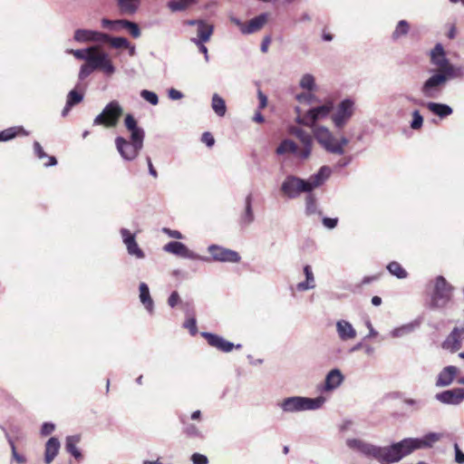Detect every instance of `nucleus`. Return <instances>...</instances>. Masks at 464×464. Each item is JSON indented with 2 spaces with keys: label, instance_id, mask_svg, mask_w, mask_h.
Returning <instances> with one entry per match:
<instances>
[{
  "label": "nucleus",
  "instance_id": "nucleus-1",
  "mask_svg": "<svg viewBox=\"0 0 464 464\" xmlns=\"http://www.w3.org/2000/svg\"><path fill=\"white\" fill-rule=\"evenodd\" d=\"M314 137L326 152L334 155H343L345 147L349 144V139L345 136L336 137L325 126L315 127L314 129Z\"/></svg>",
  "mask_w": 464,
  "mask_h": 464
},
{
  "label": "nucleus",
  "instance_id": "nucleus-2",
  "mask_svg": "<svg viewBox=\"0 0 464 464\" xmlns=\"http://www.w3.org/2000/svg\"><path fill=\"white\" fill-rule=\"evenodd\" d=\"M325 399L323 396L308 398L302 396L287 397L278 403V406L285 413H295L304 411H315L320 409Z\"/></svg>",
  "mask_w": 464,
  "mask_h": 464
},
{
  "label": "nucleus",
  "instance_id": "nucleus-3",
  "mask_svg": "<svg viewBox=\"0 0 464 464\" xmlns=\"http://www.w3.org/2000/svg\"><path fill=\"white\" fill-rule=\"evenodd\" d=\"M385 449V462L391 464L400 461L405 456L416 450H420L416 438H406L399 442L392 443Z\"/></svg>",
  "mask_w": 464,
  "mask_h": 464
},
{
  "label": "nucleus",
  "instance_id": "nucleus-4",
  "mask_svg": "<svg viewBox=\"0 0 464 464\" xmlns=\"http://www.w3.org/2000/svg\"><path fill=\"white\" fill-rule=\"evenodd\" d=\"M346 445L367 458L374 459L381 464H386L384 447L376 446L360 439H348Z\"/></svg>",
  "mask_w": 464,
  "mask_h": 464
},
{
  "label": "nucleus",
  "instance_id": "nucleus-5",
  "mask_svg": "<svg viewBox=\"0 0 464 464\" xmlns=\"http://www.w3.org/2000/svg\"><path fill=\"white\" fill-rule=\"evenodd\" d=\"M144 138L130 136V140L123 137L115 139V146L121 157L125 160H133L143 148Z\"/></svg>",
  "mask_w": 464,
  "mask_h": 464
},
{
  "label": "nucleus",
  "instance_id": "nucleus-6",
  "mask_svg": "<svg viewBox=\"0 0 464 464\" xmlns=\"http://www.w3.org/2000/svg\"><path fill=\"white\" fill-rule=\"evenodd\" d=\"M453 287L442 276L435 278L434 289L431 295V307L442 308L450 301Z\"/></svg>",
  "mask_w": 464,
  "mask_h": 464
},
{
  "label": "nucleus",
  "instance_id": "nucleus-7",
  "mask_svg": "<svg viewBox=\"0 0 464 464\" xmlns=\"http://www.w3.org/2000/svg\"><path fill=\"white\" fill-rule=\"evenodd\" d=\"M123 113V109L117 101L110 102L102 111L93 120V125H102L107 128L115 127Z\"/></svg>",
  "mask_w": 464,
  "mask_h": 464
},
{
  "label": "nucleus",
  "instance_id": "nucleus-8",
  "mask_svg": "<svg viewBox=\"0 0 464 464\" xmlns=\"http://www.w3.org/2000/svg\"><path fill=\"white\" fill-rule=\"evenodd\" d=\"M354 111L355 102L353 100L347 98L341 101L331 115V120L334 127L338 130L343 129L353 116Z\"/></svg>",
  "mask_w": 464,
  "mask_h": 464
},
{
  "label": "nucleus",
  "instance_id": "nucleus-9",
  "mask_svg": "<svg viewBox=\"0 0 464 464\" xmlns=\"http://www.w3.org/2000/svg\"><path fill=\"white\" fill-rule=\"evenodd\" d=\"M87 63L94 71L99 70L107 76H111L116 72V68L108 53L96 45L95 51L90 53Z\"/></svg>",
  "mask_w": 464,
  "mask_h": 464
},
{
  "label": "nucleus",
  "instance_id": "nucleus-10",
  "mask_svg": "<svg viewBox=\"0 0 464 464\" xmlns=\"http://www.w3.org/2000/svg\"><path fill=\"white\" fill-rule=\"evenodd\" d=\"M446 84V78L436 72L422 83L420 92L425 98L437 99L442 92Z\"/></svg>",
  "mask_w": 464,
  "mask_h": 464
},
{
  "label": "nucleus",
  "instance_id": "nucleus-11",
  "mask_svg": "<svg viewBox=\"0 0 464 464\" xmlns=\"http://www.w3.org/2000/svg\"><path fill=\"white\" fill-rule=\"evenodd\" d=\"M281 192L288 198H296L301 193H309L306 180L294 175H288L281 184Z\"/></svg>",
  "mask_w": 464,
  "mask_h": 464
},
{
  "label": "nucleus",
  "instance_id": "nucleus-12",
  "mask_svg": "<svg viewBox=\"0 0 464 464\" xmlns=\"http://www.w3.org/2000/svg\"><path fill=\"white\" fill-rule=\"evenodd\" d=\"M289 133L295 136L300 142V151L298 152L299 160H306L312 154L314 140L313 136L306 130L298 127H290Z\"/></svg>",
  "mask_w": 464,
  "mask_h": 464
},
{
  "label": "nucleus",
  "instance_id": "nucleus-13",
  "mask_svg": "<svg viewBox=\"0 0 464 464\" xmlns=\"http://www.w3.org/2000/svg\"><path fill=\"white\" fill-rule=\"evenodd\" d=\"M163 250L167 253L178 256L182 258L190 260H201L208 262L210 260L208 256H202L190 250L185 244L179 241H170L163 246Z\"/></svg>",
  "mask_w": 464,
  "mask_h": 464
},
{
  "label": "nucleus",
  "instance_id": "nucleus-14",
  "mask_svg": "<svg viewBox=\"0 0 464 464\" xmlns=\"http://www.w3.org/2000/svg\"><path fill=\"white\" fill-rule=\"evenodd\" d=\"M208 251L211 255L212 260L217 262L238 263L241 260V256L237 251L218 245L208 246Z\"/></svg>",
  "mask_w": 464,
  "mask_h": 464
},
{
  "label": "nucleus",
  "instance_id": "nucleus-15",
  "mask_svg": "<svg viewBox=\"0 0 464 464\" xmlns=\"http://www.w3.org/2000/svg\"><path fill=\"white\" fill-rule=\"evenodd\" d=\"M333 110V102H328L321 106L310 109L303 118L298 117L296 121L305 126H311L319 119L326 117Z\"/></svg>",
  "mask_w": 464,
  "mask_h": 464
},
{
  "label": "nucleus",
  "instance_id": "nucleus-16",
  "mask_svg": "<svg viewBox=\"0 0 464 464\" xmlns=\"http://www.w3.org/2000/svg\"><path fill=\"white\" fill-rule=\"evenodd\" d=\"M201 336L207 340L210 346L223 353H229L234 348L240 349L242 347L241 344L238 343L235 345L233 343L225 340L222 336L216 334L202 332Z\"/></svg>",
  "mask_w": 464,
  "mask_h": 464
},
{
  "label": "nucleus",
  "instance_id": "nucleus-17",
  "mask_svg": "<svg viewBox=\"0 0 464 464\" xmlns=\"http://www.w3.org/2000/svg\"><path fill=\"white\" fill-rule=\"evenodd\" d=\"M464 340V326L455 327L451 333L447 336L442 343V347L451 353L457 352L461 348L462 341Z\"/></svg>",
  "mask_w": 464,
  "mask_h": 464
},
{
  "label": "nucleus",
  "instance_id": "nucleus-18",
  "mask_svg": "<svg viewBox=\"0 0 464 464\" xmlns=\"http://www.w3.org/2000/svg\"><path fill=\"white\" fill-rule=\"evenodd\" d=\"M104 38H106L105 33L89 29H77L73 34V40L80 44L102 43Z\"/></svg>",
  "mask_w": 464,
  "mask_h": 464
},
{
  "label": "nucleus",
  "instance_id": "nucleus-19",
  "mask_svg": "<svg viewBox=\"0 0 464 464\" xmlns=\"http://www.w3.org/2000/svg\"><path fill=\"white\" fill-rule=\"evenodd\" d=\"M435 398L444 404L458 405L464 401L463 388H455L439 392L435 395Z\"/></svg>",
  "mask_w": 464,
  "mask_h": 464
},
{
  "label": "nucleus",
  "instance_id": "nucleus-20",
  "mask_svg": "<svg viewBox=\"0 0 464 464\" xmlns=\"http://www.w3.org/2000/svg\"><path fill=\"white\" fill-rule=\"evenodd\" d=\"M332 169L328 166H322L319 170L305 179L309 191L322 186L331 176Z\"/></svg>",
  "mask_w": 464,
  "mask_h": 464
},
{
  "label": "nucleus",
  "instance_id": "nucleus-21",
  "mask_svg": "<svg viewBox=\"0 0 464 464\" xmlns=\"http://www.w3.org/2000/svg\"><path fill=\"white\" fill-rule=\"evenodd\" d=\"M430 63L438 68V71H441L450 63L446 56L445 50L441 44H437L430 51Z\"/></svg>",
  "mask_w": 464,
  "mask_h": 464
},
{
  "label": "nucleus",
  "instance_id": "nucleus-22",
  "mask_svg": "<svg viewBox=\"0 0 464 464\" xmlns=\"http://www.w3.org/2000/svg\"><path fill=\"white\" fill-rule=\"evenodd\" d=\"M344 376L338 369L331 370L325 376L324 383L323 385V392H332L337 389L343 382Z\"/></svg>",
  "mask_w": 464,
  "mask_h": 464
},
{
  "label": "nucleus",
  "instance_id": "nucleus-23",
  "mask_svg": "<svg viewBox=\"0 0 464 464\" xmlns=\"http://www.w3.org/2000/svg\"><path fill=\"white\" fill-rule=\"evenodd\" d=\"M336 332L342 341H348L356 337V330L352 324L346 320H339L336 322Z\"/></svg>",
  "mask_w": 464,
  "mask_h": 464
},
{
  "label": "nucleus",
  "instance_id": "nucleus-24",
  "mask_svg": "<svg viewBox=\"0 0 464 464\" xmlns=\"http://www.w3.org/2000/svg\"><path fill=\"white\" fill-rule=\"evenodd\" d=\"M268 21V14L263 13L252 18L243 29V34H251L258 32Z\"/></svg>",
  "mask_w": 464,
  "mask_h": 464
},
{
  "label": "nucleus",
  "instance_id": "nucleus-25",
  "mask_svg": "<svg viewBox=\"0 0 464 464\" xmlns=\"http://www.w3.org/2000/svg\"><path fill=\"white\" fill-rule=\"evenodd\" d=\"M432 114L440 117V119H444L452 114V108L445 103L435 102H428L426 103H422Z\"/></svg>",
  "mask_w": 464,
  "mask_h": 464
},
{
  "label": "nucleus",
  "instance_id": "nucleus-26",
  "mask_svg": "<svg viewBox=\"0 0 464 464\" xmlns=\"http://www.w3.org/2000/svg\"><path fill=\"white\" fill-rule=\"evenodd\" d=\"M457 373L458 368L456 366L450 365L445 367L438 375L436 386L445 387L450 385Z\"/></svg>",
  "mask_w": 464,
  "mask_h": 464
},
{
  "label": "nucleus",
  "instance_id": "nucleus-27",
  "mask_svg": "<svg viewBox=\"0 0 464 464\" xmlns=\"http://www.w3.org/2000/svg\"><path fill=\"white\" fill-rule=\"evenodd\" d=\"M60 446V441L55 437H52L46 441L44 449L45 464H51L53 461L55 457L58 455Z\"/></svg>",
  "mask_w": 464,
  "mask_h": 464
},
{
  "label": "nucleus",
  "instance_id": "nucleus-28",
  "mask_svg": "<svg viewBox=\"0 0 464 464\" xmlns=\"http://www.w3.org/2000/svg\"><path fill=\"white\" fill-rule=\"evenodd\" d=\"M439 73L442 74L446 78V82L454 80V79H462L464 78V66L462 65H455L450 63L445 68L441 71H437Z\"/></svg>",
  "mask_w": 464,
  "mask_h": 464
},
{
  "label": "nucleus",
  "instance_id": "nucleus-29",
  "mask_svg": "<svg viewBox=\"0 0 464 464\" xmlns=\"http://www.w3.org/2000/svg\"><path fill=\"white\" fill-rule=\"evenodd\" d=\"M255 220V216L252 208V195L249 194L245 199V210L240 216L239 225L241 227H246L251 225Z\"/></svg>",
  "mask_w": 464,
  "mask_h": 464
},
{
  "label": "nucleus",
  "instance_id": "nucleus-30",
  "mask_svg": "<svg viewBox=\"0 0 464 464\" xmlns=\"http://www.w3.org/2000/svg\"><path fill=\"white\" fill-rule=\"evenodd\" d=\"M398 398L401 400L405 411H407L410 413L419 412L425 406V402L421 399L406 397L402 393H399Z\"/></svg>",
  "mask_w": 464,
  "mask_h": 464
},
{
  "label": "nucleus",
  "instance_id": "nucleus-31",
  "mask_svg": "<svg viewBox=\"0 0 464 464\" xmlns=\"http://www.w3.org/2000/svg\"><path fill=\"white\" fill-rule=\"evenodd\" d=\"M213 25L203 21L196 27L197 37H192L190 40L191 42H208L210 40L211 35L213 34Z\"/></svg>",
  "mask_w": 464,
  "mask_h": 464
},
{
  "label": "nucleus",
  "instance_id": "nucleus-32",
  "mask_svg": "<svg viewBox=\"0 0 464 464\" xmlns=\"http://www.w3.org/2000/svg\"><path fill=\"white\" fill-rule=\"evenodd\" d=\"M140 301L144 305L145 309L151 314L154 310V303L150 294L149 286L146 283H140L139 285Z\"/></svg>",
  "mask_w": 464,
  "mask_h": 464
},
{
  "label": "nucleus",
  "instance_id": "nucleus-33",
  "mask_svg": "<svg viewBox=\"0 0 464 464\" xmlns=\"http://www.w3.org/2000/svg\"><path fill=\"white\" fill-rule=\"evenodd\" d=\"M419 326L420 323L418 321L411 322L394 328L389 334L392 338H402L413 333Z\"/></svg>",
  "mask_w": 464,
  "mask_h": 464
},
{
  "label": "nucleus",
  "instance_id": "nucleus-34",
  "mask_svg": "<svg viewBox=\"0 0 464 464\" xmlns=\"http://www.w3.org/2000/svg\"><path fill=\"white\" fill-rule=\"evenodd\" d=\"M300 151L299 146L292 140L285 139L281 141L276 150L277 155H284L286 153H293L298 160V152Z\"/></svg>",
  "mask_w": 464,
  "mask_h": 464
},
{
  "label": "nucleus",
  "instance_id": "nucleus-35",
  "mask_svg": "<svg viewBox=\"0 0 464 464\" xmlns=\"http://www.w3.org/2000/svg\"><path fill=\"white\" fill-rule=\"evenodd\" d=\"M304 274L305 276V281L300 282L296 285V289L300 292L314 289L315 287V280L311 266L305 265L304 266Z\"/></svg>",
  "mask_w": 464,
  "mask_h": 464
},
{
  "label": "nucleus",
  "instance_id": "nucleus-36",
  "mask_svg": "<svg viewBox=\"0 0 464 464\" xmlns=\"http://www.w3.org/2000/svg\"><path fill=\"white\" fill-rule=\"evenodd\" d=\"M141 0H117L120 12L123 14H134L140 8Z\"/></svg>",
  "mask_w": 464,
  "mask_h": 464
},
{
  "label": "nucleus",
  "instance_id": "nucleus-37",
  "mask_svg": "<svg viewBox=\"0 0 464 464\" xmlns=\"http://www.w3.org/2000/svg\"><path fill=\"white\" fill-rule=\"evenodd\" d=\"M442 438L441 433L430 432L421 438H416L419 449L431 448L436 442L440 441Z\"/></svg>",
  "mask_w": 464,
  "mask_h": 464
},
{
  "label": "nucleus",
  "instance_id": "nucleus-38",
  "mask_svg": "<svg viewBox=\"0 0 464 464\" xmlns=\"http://www.w3.org/2000/svg\"><path fill=\"white\" fill-rule=\"evenodd\" d=\"M80 440L81 438L79 435H73L68 436L65 440V450L76 459H81L82 458L81 450L77 448V444L80 442Z\"/></svg>",
  "mask_w": 464,
  "mask_h": 464
},
{
  "label": "nucleus",
  "instance_id": "nucleus-39",
  "mask_svg": "<svg viewBox=\"0 0 464 464\" xmlns=\"http://www.w3.org/2000/svg\"><path fill=\"white\" fill-rule=\"evenodd\" d=\"M124 125L126 129L130 132V136L145 137L144 130L138 126L137 121L131 114H127L124 119Z\"/></svg>",
  "mask_w": 464,
  "mask_h": 464
},
{
  "label": "nucleus",
  "instance_id": "nucleus-40",
  "mask_svg": "<svg viewBox=\"0 0 464 464\" xmlns=\"http://www.w3.org/2000/svg\"><path fill=\"white\" fill-rule=\"evenodd\" d=\"M18 134L27 136L28 132L23 127H12L0 131V142L8 141Z\"/></svg>",
  "mask_w": 464,
  "mask_h": 464
},
{
  "label": "nucleus",
  "instance_id": "nucleus-41",
  "mask_svg": "<svg viewBox=\"0 0 464 464\" xmlns=\"http://www.w3.org/2000/svg\"><path fill=\"white\" fill-rule=\"evenodd\" d=\"M211 107L218 116L223 117L226 114L227 106L225 100L218 93H214L212 96Z\"/></svg>",
  "mask_w": 464,
  "mask_h": 464
},
{
  "label": "nucleus",
  "instance_id": "nucleus-42",
  "mask_svg": "<svg viewBox=\"0 0 464 464\" xmlns=\"http://www.w3.org/2000/svg\"><path fill=\"white\" fill-rule=\"evenodd\" d=\"M34 154L40 159H44V158H47L48 159V162H45L44 163V165L45 167H51V166H55L57 164V160H56V158L53 157V156H48L43 147L41 146V144L38 142V141H34Z\"/></svg>",
  "mask_w": 464,
  "mask_h": 464
},
{
  "label": "nucleus",
  "instance_id": "nucleus-43",
  "mask_svg": "<svg viewBox=\"0 0 464 464\" xmlns=\"http://www.w3.org/2000/svg\"><path fill=\"white\" fill-rule=\"evenodd\" d=\"M305 213L308 216L321 215V211L318 209L316 198L314 195L308 194L305 197Z\"/></svg>",
  "mask_w": 464,
  "mask_h": 464
},
{
  "label": "nucleus",
  "instance_id": "nucleus-44",
  "mask_svg": "<svg viewBox=\"0 0 464 464\" xmlns=\"http://www.w3.org/2000/svg\"><path fill=\"white\" fill-rule=\"evenodd\" d=\"M94 51H95V45H92V46H89L85 49H77V50L70 49V50H67L66 53L72 54L77 60L85 61V63H87L90 53Z\"/></svg>",
  "mask_w": 464,
  "mask_h": 464
},
{
  "label": "nucleus",
  "instance_id": "nucleus-45",
  "mask_svg": "<svg viewBox=\"0 0 464 464\" xmlns=\"http://www.w3.org/2000/svg\"><path fill=\"white\" fill-rule=\"evenodd\" d=\"M388 271L399 279H404L408 276L407 271L396 261L391 262L387 266Z\"/></svg>",
  "mask_w": 464,
  "mask_h": 464
},
{
  "label": "nucleus",
  "instance_id": "nucleus-46",
  "mask_svg": "<svg viewBox=\"0 0 464 464\" xmlns=\"http://www.w3.org/2000/svg\"><path fill=\"white\" fill-rule=\"evenodd\" d=\"M409 30H410L409 23L407 21H405V20H401V21L398 22V24H397V25L395 27V30L392 33V37L393 40H398L401 37L405 36L406 34H408Z\"/></svg>",
  "mask_w": 464,
  "mask_h": 464
},
{
  "label": "nucleus",
  "instance_id": "nucleus-47",
  "mask_svg": "<svg viewBox=\"0 0 464 464\" xmlns=\"http://www.w3.org/2000/svg\"><path fill=\"white\" fill-rule=\"evenodd\" d=\"M106 38L102 42L109 43L111 47L116 49L125 48V46H129V41L125 37H111V35L105 34Z\"/></svg>",
  "mask_w": 464,
  "mask_h": 464
},
{
  "label": "nucleus",
  "instance_id": "nucleus-48",
  "mask_svg": "<svg viewBox=\"0 0 464 464\" xmlns=\"http://www.w3.org/2000/svg\"><path fill=\"white\" fill-rule=\"evenodd\" d=\"M184 433L191 439H200L203 440L205 438L202 430L195 424L189 423L187 424L184 428Z\"/></svg>",
  "mask_w": 464,
  "mask_h": 464
},
{
  "label": "nucleus",
  "instance_id": "nucleus-49",
  "mask_svg": "<svg viewBox=\"0 0 464 464\" xmlns=\"http://www.w3.org/2000/svg\"><path fill=\"white\" fill-rule=\"evenodd\" d=\"M124 19L120 20H110L107 18H102L101 23L102 26L105 29H109L111 31L118 32L121 28H122Z\"/></svg>",
  "mask_w": 464,
  "mask_h": 464
},
{
  "label": "nucleus",
  "instance_id": "nucleus-50",
  "mask_svg": "<svg viewBox=\"0 0 464 464\" xmlns=\"http://www.w3.org/2000/svg\"><path fill=\"white\" fill-rule=\"evenodd\" d=\"M299 85L302 89L313 91L315 88V79L310 73H305L302 76Z\"/></svg>",
  "mask_w": 464,
  "mask_h": 464
},
{
  "label": "nucleus",
  "instance_id": "nucleus-51",
  "mask_svg": "<svg viewBox=\"0 0 464 464\" xmlns=\"http://www.w3.org/2000/svg\"><path fill=\"white\" fill-rule=\"evenodd\" d=\"M195 0H173L169 2L168 6L172 12L185 10Z\"/></svg>",
  "mask_w": 464,
  "mask_h": 464
},
{
  "label": "nucleus",
  "instance_id": "nucleus-52",
  "mask_svg": "<svg viewBox=\"0 0 464 464\" xmlns=\"http://www.w3.org/2000/svg\"><path fill=\"white\" fill-rule=\"evenodd\" d=\"M122 28L128 30L130 35L134 38H139L140 36V29L138 24L134 22L124 20Z\"/></svg>",
  "mask_w": 464,
  "mask_h": 464
},
{
  "label": "nucleus",
  "instance_id": "nucleus-53",
  "mask_svg": "<svg viewBox=\"0 0 464 464\" xmlns=\"http://www.w3.org/2000/svg\"><path fill=\"white\" fill-rule=\"evenodd\" d=\"M83 100V95L78 92L76 90H72L67 94V101L69 106H74L80 103Z\"/></svg>",
  "mask_w": 464,
  "mask_h": 464
},
{
  "label": "nucleus",
  "instance_id": "nucleus-54",
  "mask_svg": "<svg viewBox=\"0 0 464 464\" xmlns=\"http://www.w3.org/2000/svg\"><path fill=\"white\" fill-rule=\"evenodd\" d=\"M127 252L130 256H135L138 259H143L145 257V253L139 246L137 241H135L130 246L127 247Z\"/></svg>",
  "mask_w": 464,
  "mask_h": 464
},
{
  "label": "nucleus",
  "instance_id": "nucleus-55",
  "mask_svg": "<svg viewBox=\"0 0 464 464\" xmlns=\"http://www.w3.org/2000/svg\"><path fill=\"white\" fill-rule=\"evenodd\" d=\"M120 233L126 248L136 241L135 234H132L129 229L121 228Z\"/></svg>",
  "mask_w": 464,
  "mask_h": 464
},
{
  "label": "nucleus",
  "instance_id": "nucleus-56",
  "mask_svg": "<svg viewBox=\"0 0 464 464\" xmlns=\"http://www.w3.org/2000/svg\"><path fill=\"white\" fill-rule=\"evenodd\" d=\"M140 97L151 105H157L159 103V97L157 93L154 92L149 90H142L140 92Z\"/></svg>",
  "mask_w": 464,
  "mask_h": 464
},
{
  "label": "nucleus",
  "instance_id": "nucleus-57",
  "mask_svg": "<svg viewBox=\"0 0 464 464\" xmlns=\"http://www.w3.org/2000/svg\"><path fill=\"white\" fill-rule=\"evenodd\" d=\"M412 120L411 121V128L412 130H419L422 127L423 117L418 110L412 111Z\"/></svg>",
  "mask_w": 464,
  "mask_h": 464
},
{
  "label": "nucleus",
  "instance_id": "nucleus-58",
  "mask_svg": "<svg viewBox=\"0 0 464 464\" xmlns=\"http://www.w3.org/2000/svg\"><path fill=\"white\" fill-rule=\"evenodd\" d=\"M94 72V70L89 65L88 63H84L81 65L80 71L78 73V78L80 81H83L86 79L90 74H92Z\"/></svg>",
  "mask_w": 464,
  "mask_h": 464
},
{
  "label": "nucleus",
  "instance_id": "nucleus-59",
  "mask_svg": "<svg viewBox=\"0 0 464 464\" xmlns=\"http://www.w3.org/2000/svg\"><path fill=\"white\" fill-rule=\"evenodd\" d=\"M184 328L189 331V334L194 336L198 333L197 321L195 317H190L183 324Z\"/></svg>",
  "mask_w": 464,
  "mask_h": 464
},
{
  "label": "nucleus",
  "instance_id": "nucleus-60",
  "mask_svg": "<svg viewBox=\"0 0 464 464\" xmlns=\"http://www.w3.org/2000/svg\"><path fill=\"white\" fill-rule=\"evenodd\" d=\"M191 461L193 464H208V459L207 456L200 453H194L191 456Z\"/></svg>",
  "mask_w": 464,
  "mask_h": 464
},
{
  "label": "nucleus",
  "instance_id": "nucleus-61",
  "mask_svg": "<svg viewBox=\"0 0 464 464\" xmlns=\"http://www.w3.org/2000/svg\"><path fill=\"white\" fill-rule=\"evenodd\" d=\"M168 97L172 101H179L184 97V94L177 89L170 88L168 90Z\"/></svg>",
  "mask_w": 464,
  "mask_h": 464
},
{
  "label": "nucleus",
  "instance_id": "nucleus-62",
  "mask_svg": "<svg viewBox=\"0 0 464 464\" xmlns=\"http://www.w3.org/2000/svg\"><path fill=\"white\" fill-rule=\"evenodd\" d=\"M323 225L328 229H334L338 224L337 218H324L322 219Z\"/></svg>",
  "mask_w": 464,
  "mask_h": 464
},
{
  "label": "nucleus",
  "instance_id": "nucleus-63",
  "mask_svg": "<svg viewBox=\"0 0 464 464\" xmlns=\"http://www.w3.org/2000/svg\"><path fill=\"white\" fill-rule=\"evenodd\" d=\"M54 429H55V425L53 423H52V422H44L42 425V428H41V434L43 436H48L51 433H53Z\"/></svg>",
  "mask_w": 464,
  "mask_h": 464
},
{
  "label": "nucleus",
  "instance_id": "nucleus-64",
  "mask_svg": "<svg viewBox=\"0 0 464 464\" xmlns=\"http://www.w3.org/2000/svg\"><path fill=\"white\" fill-rule=\"evenodd\" d=\"M454 451H455V461L458 464H464V452L460 450L458 443L454 444Z\"/></svg>",
  "mask_w": 464,
  "mask_h": 464
}]
</instances>
